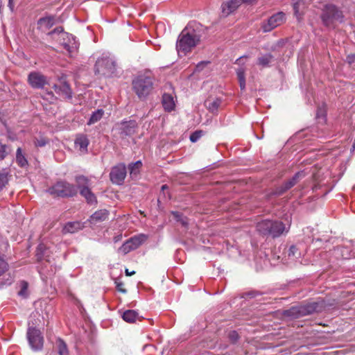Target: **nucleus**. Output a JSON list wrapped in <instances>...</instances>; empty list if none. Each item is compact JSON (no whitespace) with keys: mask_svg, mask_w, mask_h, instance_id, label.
I'll return each mask as SVG.
<instances>
[{"mask_svg":"<svg viewBox=\"0 0 355 355\" xmlns=\"http://www.w3.org/2000/svg\"><path fill=\"white\" fill-rule=\"evenodd\" d=\"M200 36L193 28H184L178 36L176 49L178 54L185 55L190 52L200 42Z\"/></svg>","mask_w":355,"mask_h":355,"instance_id":"f257e3e1","label":"nucleus"},{"mask_svg":"<svg viewBox=\"0 0 355 355\" xmlns=\"http://www.w3.org/2000/svg\"><path fill=\"white\" fill-rule=\"evenodd\" d=\"M256 228L259 234L274 239L287 233L289 230V227H286L283 222L272 220H263L257 224Z\"/></svg>","mask_w":355,"mask_h":355,"instance_id":"f03ea898","label":"nucleus"},{"mask_svg":"<svg viewBox=\"0 0 355 355\" xmlns=\"http://www.w3.org/2000/svg\"><path fill=\"white\" fill-rule=\"evenodd\" d=\"M132 84L133 91L140 99H145L153 89V78L149 73L137 76Z\"/></svg>","mask_w":355,"mask_h":355,"instance_id":"7ed1b4c3","label":"nucleus"},{"mask_svg":"<svg viewBox=\"0 0 355 355\" xmlns=\"http://www.w3.org/2000/svg\"><path fill=\"white\" fill-rule=\"evenodd\" d=\"M324 307V302L322 300H318L306 304L298 306H293L288 310L287 314L294 318H300L313 313L320 312Z\"/></svg>","mask_w":355,"mask_h":355,"instance_id":"20e7f679","label":"nucleus"},{"mask_svg":"<svg viewBox=\"0 0 355 355\" xmlns=\"http://www.w3.org/2000/svg\"><path fill=\"white\" fill-rule=\"evenodd\" d=\"M321 19L325 26L334 27L335 23H342L344 21V15L336 6L329 3L322 10Z\"/></svg>","mask_w":355,"mask_h":355,"instance_id":"39448f33","label":"nucleus"},{"mask_svg":"<svg viewBox=\"0 0 355 355\" xmlns=\"http://www.w3.org/2000/svg\"><path fill=\"white\" fill-rule=\"evenodd\" d=\"M48 193L55 197L70 198L78 193L75 185L65 180H60L47 189Z\"/></svg>","mask_w":355,"mask_h":355,"instance_id":"423d86ee","label":"nucleus"},{"mask_svg":"<svg viewBox=\"0 0 355 355\" xmlns=\"http://www.w3.org/2000/svg\"><path fill=\"white\" fill-rule=\"evenodd\" d=\"M95 73L103 76H110L115 71V62L109 57L98 58L94 67Z\"/></svg>","mask_w":355,"mask_h":355,"instance_id":"0eeeda50","label":"nucleus"},{"mask_svg":"<svg viewBox=\"0 0 355 355\" xmlns=\"http://www.w3.org/2000/svg\"><path fill=\"white\" fill-rule=\"evenodd\" d=\"M28 343L35 351L41 350L43 347L44 338L41 331L35 327H28L26 333Z\"/></svg>","mask_w":355,"mask_h":355,"instance_id":"6e6552de","label":"nucleus"},{"mask_svg":"<svg viewBox=\"0 0 355 355\" xmlns=\"http://www.w3.org/2000/svg\"><path fill=\"white\" fill-rule=\"evenodd\" d=\"M285 21L286 15L283 12H278L269 17L267 21H263L261 28L265 33L270 32L284 24Z\"/></svg>","mask_w":355,"mask_h":355,"instance_id":"1a4fd4ad","label":"nucleus"},{"mask_svg":"<svg viewBox=\"0 0 355 355\" xmlns=\"http://www.w3.org/2000/svg\"><path fill=\"white\" fill-rule=\"evenodd\" d=\"M28 83L34 89H42L48 84L46 77L38 71H31L28 74Z\"/></svg>","mask_w":355,"mask_h":355,"instance_id":"9d476101","label":"nucleus"},{"mask_svg":"<svg viewBox=\"0 0 355 355\" xmlns=\"http://www.w3.org/2000/svg\"><path fill=\"white\" fill-rule=\"evenodd\" d=\"M111 181L116 184H121L126 176V167L124 164H119L112 168L110 174Z\"/></svg>","mask_w":355,"mask_h":355,"instance_id":"9b49d317","label":"nucleus"},{"mask_svg":"<svg viewBox=\"0 0 355 355\" xmlns=\"http://www.w3.org/2000/svg\"><path fill=\"white\" fill-rule=\"evenodd\" d=\"M60 43L64 48L69 52V54L77 51L79 47V44L76 38L69 33H62L61 41Z\"/></svg>","mask_w":355,"mask_h":355,"instance_id":"f8f14e48","label":"nucleus"},{"mask_svg":"<svg viewBox=\"0 0 355 355\" xmlns=\"http://www.w3.org/2000/svg\"><path fill=\"white\" fill-rule=\"evenodd\" d=\"M302 177H304V173L302 171L295 173V175L291 179L286 181L281 187H277L276 189L275 194L278 195V196L283 194L287 190L290 189L294 185H295L297 184V182L299 181V180L300 178H302Z\"/></svg>","mask_w":355,"mask_h":355,"instance_id":"ddd939ff","label":"nucleus"},{"mask_svg":"<svg viewBox=\"0 0 355 355\" xmlns=\"http://www.w3.org/2000/svg\"><path fill=\"white\" fill-rule=\"evenodd\" d=\"M53 88L55 93L62 98L68 100L71 99L72 91L69 85L67 82H60L59 84H55Z\"/></svg>","mask_w":355,"mask_h":355,"instance_id":"4468645a","label":"nucleus"},{"mask_svg":"<svg viewBox=\"0 0 355 355\" xmlns=\"http://www.w3.org/2000/svg\"><path fill=\"white\" fill-rule=\"evenodd\" d=\"M109 212L106 209H101L95 211L89 218V223L92 225H96L107 219Z\"/></svg>","mask_w":355,"mask_h":355,"instance_id":"2eb2a0df","label":"nucleus"},{"mask_svg":"<svg viewBox=\"0 0 355 355\" xmlns=\"http://www.w3.org/2000/svg\"><path fill=\"white\" fill-rule=\"evenodd\" d=\"M241 0H230L223 3L221 6L222 12L225 15H229L236 10L241 4Z\"/></svg>","mask_w":355,"mask_h":355,"instance_id":"dca6fc26","label":"nucleus"},{"mask_svg":"<svg viewBox=\"0 0 355 355\" xmlns=\"http://www.w3.org/2000/svg\"><path fill=\"white\" fill-rule=\"evenodd\" d=\"M137 123L135 121H123L121 123V133L125 136L133 135L136 132Z\"/></svg>","mask_w":355,"mask_h":355,"instance_id":"f3484780","label":"nucleus"},{"mask_svg":"<svg viewBox=\"0 0 355 355\" xmlns=\"http://www.w3.org/2000/svg\"><path fill=\"white\" fill-rule=\"evenodd\" d=\"M84 227L83 223L79 221L68 222L65 224L62 229L64 234L67 233H75Z\"/></svg>","mask_w":355,"mask_h":355,"instance_id":"a211bd4d","label":"nucleus"},{"mask_svg":"<svg viewBox=\"0 0 355 355\" xmlns=\"http://www.w3.org/2000/svg\"><path fill=\"white\" fill-rule=\"evenodd\" d=\"M89 144V139L85 135H80L75 140V146L83 153L87 152V147Z\"/></svg>","mask_w":355,"mask_h":355,"instance_id":"6ab92c4d","label":"nucleus"},{"mask_svg":"<svg viewBox=\"0 0 355 355\" xmlns=\"http://www.w3.org/2000/svg\"><path fill=\"white\" fill-rule=\"evenodd\" d=\"M162 105L165 111L171 112L175 108V101L171 94H164L162 96Z\"/></svg>","mask_w":355,"mask_h":355,"instance_id":"aec40b11","label":"nucleus"},{"mask_svg":"<svg viewBox=\"0 0 355 355\" xmlns=\"http://www.w3.org/2000/svg\"><path fill=\"white\" fill-rule=\"evenodd\" d=\"M55 24V19L52 16H48L40 19L37 21L38 28L42 30H47L51 28Z\"/></svg>","mask_w":355,"mask_h":355,"instance_id":"412c9836","label":"nucleus"},{"mask_svg":"<svg viewBox=\"0 0 355 355\" xmlns=\"http://www.w3.org/2000/svg\"><path fill=\"white\" fill-rule=\"evenodd\" d=\"M146 236L144 234H139L137 236H135L129 239L128 242L130 245L132 249L136 250L138 248L146 239Z\"/></svg>","mask_w":355,"mask_h":355,"instance_id":"4be33fe9","label":"nucleus"},{"mask_svg":"<svg viewBox=\"0 0 355 355\" xmlns=\"http://www.w3.org/2000/svg\"><path fill=\"white\" fill-rule=\"evenodd\" d=\"M75 182L76 183V189H79L80 191L85 188H89L90 185V181L85 175H79L75 177Z\"/></svg>","mask_w":355,"mask_h":355,"instance_id":"5701e85b","label":"nucleus"},{"mask_svg":"<svg viewBox=\"0 0 355 355\" xmlns=\"http://www.w3.org/2000/svg\"><path fill=\"white\" fill-rule=\"evenodd\" d=\"M293 10L295 16L300 19L303 15L304 10L306 8L305 0H293Z\"/></svg>","mask_w":355,"mask_h":355,"instance_id":"b1692460","label":"nucleus"},{"mask_svg":"<svg viewBox=\"0 0 355 355\" xmlns=\"http://www.w3.org/2000/svg\"><path fill=\"white\" fill-rule=\"evenodd\" d=\"M122 318L125 322L132 323L139 319V314L135 310H127L123 312Z\"/></svg>","mask_w":355,"mask_h":355,"instance_id":"393cba45","label":"nucleus"},{"mask_svg":"<svg viewBox=\"0 0 355 355\" xmlns=\"http://www.w3.org/2000/svg\"><path fill=\"white\" fill-rule=\"evenodd\" d=\"M16 162L19 166L24 168L28 166V160L22 152L21 148H18L16 151Z\"/></svg>","mask_w":355,"mask_h":355,"instance_id":"a878e982","label":"nucleus"},{"mask_svg":"<svg viewBox=\"0 0 355 355\" xmlns=\"http://www.w3.org/2000/svg\"><path fill=\"white\" fill-rule=\"evenodd\" d=\"M80 193L86 199L88 203L92 204L96 202V198L95 195L92 192L89 187L83 189L80 191Z\"/></svg>","mask_w":355,"mask_h":355,"instance_id":"bb28decb","label":"nucleus"},{"mask_svg":"<svg viewBox=\"0 0 355 355\" xmlns=\"http://www.w3.org/2000/svg\"><path fill=\"white\" fill-rule=\"evenodd\" d=\"M272 55L270 53L263 55L258 58L257 64L261 67H268L272 60Z\"/></svg>","mask_w":355,"mask_h":355,"instance_id":"cd10ccee","label":"nucleus"},{"mask_svg":"<svg viewBox=\"0 0 355 355\" xmlns=\"http://www.w3.org/2000/svg\"><path fill=\"white\" fill-rule=\"evenodd\" d=\"M141 166L142 163L141 161H137L129 165L128 168L132 178H136L139 175Z\"/></svg>","mask_w":355,"mask_h":355,"instance_id":"c85d7f7f","label":"nucleus"},{"mask_svg":"<svg viewBox=\"0 0 355 355\" xmlns=\"http://www.w3.org/2000/svg\"><path fill=\"white\" fill-rule=\"evenodd\" d=\"M221 101L219 98L207 99L205 101L207 107L211 112L216 111Z\"/></svg>","mask_w":355,"mask_h":355,"instance_id":"c756f323","label":"nucleus"},{"mask_svg":"<svg viewBox=\"0 0 355 355\" xmlns=\"http://www.w3.org/2000/svg\"><path fill=\"white\" fill-rule=\"evenodd\" d=\"M56 347L60 355H68L69 351L67 346L63 340L58 338L56 340Z\"/></svg>","mask_w":355,"mask_h":355,"instance_id":"7c9ffc66","label":"nucleus"},{"mask_svg":"<svg viewBox=\"0 0 355 355\" xmlns=\"http://www.w3.org/2000/svg\"><path fill=\"white\" fill-rule=\"evenodd\" d=\"M104 111L102 109H98L94 112L87 123L88 125L94 124L98 122L103 116Z\"/></svg>","mask_w":355,"mask_h":355,"instance_id":"2f4dec72","label":"nucleus"},{"mask_svg":"<svg viewBox=\"0 0 355 355\" xmlns=\"http://www.w3.org/2000/svg\"><path fill=\"white\" fill-rule=\"evenodd\" d=\"M8 172L3 169L0 171V191L8 184Z\"/></svg>","mask_w":355,"mask_h":355,"instance_id":"473e14b6","label":"nucleus"},{"mask_svg":"<svg viewBox=\"0 0 355 355\" xmlns=\"http://www.w3.org/2000/svg\"><path fill=\"white\" fill-rule=\"evenodd\" d=\"M10 151L11 149L8 146L0 142V161L3 160Z\"/></svg>","mask_w":355,"mask_h":355,"instance_id":"72a5a7b5","label":"nucleus"},{"mask_svg":"<svg viewBox=\"0 0 355 355\" xmlns=\"http://www.w3.org/2000/svg\"><path fill=\"white\" fill-rule=\"evenodd\" d=\"M62 33H67L64 31V29L62 26H59L53 29L52 31L48 33V35L51 36L54 38L55 35H58V38L57 39L59 42L61 41Z\"/></svg>","mask_w":355,"mask_h":355,"instance_id":"f704fd0d","label":"nucleus"},{"mask_svg":"<svg viewBox=\"0 0 355 355\" xmlns=\"http://www.w3.org/2000/svg\"><path fill=\"white\" fill-rule=\"evenodd\" d=\"M172 214L177 221H180L182 225L186 226L187 225V220L186 218H183L182 215L178 211H173Z\"/></svg>","mask_w":355,"mask_h":355,"instance_id":"c9c22d12","label":"nucleus"},{"mask_svg":"<svg viewBox=\"0 0 355 355\" xmlns=\"http://www.w3.org/2000/svg\"><path fill=\"white\" fill-rule=\"evenodd\" d=\"M133 250L130 246V245L129 244V243L128 242V241H126L119 248V251L121 252V253H123V254H128V252H130V251Z\"/></svg>","mask_w":355,"mask_h":355,"instance_id":"e433bc0d","label":"nucleus"},{"mask_svg":"<svg viewBox=\"0 0 355 355\" xmlns=\"http://www.w3.org/2000/svg\"><path fill=\"white\" fill-rule=\"evenodd\" d=\"M202 130H196L190 135V140L191 142H196L202 135Z\"/></svg>","mask_w":355,"mask_h":355,"instance_id":"4c0bfd02","label":"nucleus"},{"mask_svg":"<svg viewBox=\"0 0 355 355\" xmlns=\"http://www.w3.org/2000/svg\"><path fill=\"white\" fill-rule=\"evenodd\" d=\"M228 338L232 343H236L239 340V336L236 331H231L228 334Z\"/></svg>","mask_w":355,"mask_h":355,"instance_id":"58836bf2","label":"nucleus"},{"mask_svg":"<svg viewBox=\"0 0 355 355\" xmlns=\"http://www.w3.org/2000/svg\"><path fill=\"white\" fill-rule=\"evenodd\" d=\"M48 141L45 138L37 139L34 141L35 145L37 147H43L47 144Z\"/></svg>","mask_w":355,"mask_h":355,"instance_id":"ea45409f","label":"nucleus"},{"mask_svg":"<svg viewBox=\"0 0 355 355\" xmlns=\"http://www.w3.org/2000/svg\"><path fill=\"white\" fill-rule=\"evenodd\" d=\"M236 74H237L239 81L245 80V70L243 67H240L237 69Z\"/></svg>","mask_w":355,"mask_h":355,"instance_id":"a19ab883","label":"nucleus"},{"mask_svg":"<svg viewBox=\"0 0 355 355\" xmlns=\"http://www.w3.org/2000/svg\"><path fill=\"white\" fill-rule=\"evenodd\" d=\"M115 284H116V288L119 292H121L123 293H125L127 292L126 289H125L123 288L124 284L123 282H116Z\"/></svg>","mask_w":355,"mask_h":355,"instance_id":"79ce46f5","label":"nucleus"},{"mask_svg":"<svg viewBox=\"0 0 355 355\" xmlns=\"http://www.w3.org/2000/svg\"><path fill=\"white\" fill-rule=\"evenodd\" d=\"M297 250V248H296V246L295 245H291L288 250V255L289 257H295V253Z\"/></svg>","mask_w":355,"mask_h":355,"instance_id":"37998d69","label":"nucleus"},{"mask_svg":"<svg viewBox=\"0 0 355 355\" xmlns=\"http://www.w3.org/2000/svg\"><path fill=\"white\" fill-rule=\"evenodd\" d=\"M28 287V284L25 282H22V288L21 291L19 292V295H24Z\"/></svg>","mask_w":355,"mask_h":355,"instance_id":"c03bdc74","label":"nucleus"},{"mask_svg":"<svg viewBox=\"0 0 355 355\" xmlns=\"http://www.w3.org/2000/svg\"><path fill=\"white\" fill-rule=\"evenodd\" d=\"M346 61L349 64H352L355 62V54H350L347 56Z\"/></svg>","mask_w":355,"mask_h":355,"instance_id":"a18cd8bd","label":"nucleus"},{"mask_svg":"<svg viewBox=\"0 0 355 355\" xmlns=\"http://www.w3.org/2000/svg\"><path fill=\"white\" fill-rule=\"evenodd\" d=\"M208 62H201L200 63H198L196 67V69H195V71H200L202 69L203 67L206 64H207Z\"/></svg>","mask_w":355,"mask_h":355,"instance_id":"49530a36","label":"nucleus"},{"mask_svg":"<svg viewBox=\"0 0 355 355\" xmlns=\"http://www.w3.org/2000/svg\"><path fill=\"white\" fill-rule=\"evenodd\" d=\"M239 85H240V87L242 90L245 89V80H239Z\"/></svg>","mask_w":355,"mask_h":355,"instance_id":"de8ad7c7","label":"nucleus"},{"mask_svg":"<svg viewBox=\"0 0 355 355\" xmlns=\"http://www.w3.org/2000/svg\"><path fill=\"white\" fill-rule=\"evenodd\" d=\"M8 6L11 9V10H13V8H14L13 0H8Z\"/></svg>","mask_w":355,"mask_h":355,"instance_id":"09e8293b","label":"nucleus"},{"mask_svg":"<svg viewBox=\"0 0 355 355\" xmlns=\"http://www.w3.org/2000/svg\"><path fill=\"white\" fill-rule=\"evenodd\" d=\"M125 272V275H126L127 276H131V275H134V274L135 273V271H132V272H130V271H129L128 269H126Z\"/></svg>","mask_w":355,"mask_h":355,"instance_id":"8fccbe9b","label":"nucleus"},{"mask_svg":"<svg viewBox=\"0 0 355 355\" xmlns=\"http://www.w3.org/2000/svg\"><path fill=\"white\" fill-rule=\"evenodd\" d=\"M323 112L324 111L323 110H318V112H317V114H316V116L317 118H320V114H321V115L323 116Z\"/></svg>","mask_w":355,"mask_h":355,"instance_id":"3c124183","label":"nucleus"},{"mask_svg":"<svg viewBox=\"0 0 355 355\" xmlns=\"http://www.w3.org/2000/svg\"><path fill=\"white\" fill-rule=\"evenodd\" d=\"M256 1L257 0H241V1H242L243 3H252Z\"/></svg>","mask_w":355,"mask_h":355,"instance_id":"603ef678","label":"nucleus"},{"mask_svg":"<svg viewBox=\"0 0 355 355\" xmlns=\"http://www.w3.org/2000/svg\"><path fill=\"white\" fill-rule=\"evenodd\" d=\"M47 95L49 96V98L51 100H53L55 98L54 95H53V92H48Z\"/></svg>","mask_w":355,"mask_h":355,"instance_id":"864d4df0","label":"nucleus"},{"mask_svg":"<svg viewBox=\"0 0 355 355\" xmlns=\"http://www.w3.org/2000/svg\"><path fill=\"white\" fill-rule=\"evenodd\" d=\"M246 295L248 296L251 297H255V292H254V291L253 292H249V293H246Z\"/></svg>","mask_w":355,"mask_h":355,"instance_id":"5fc2aeb1","label":"nucleus"},{"mask_svg":"<svg viewBox=\"0 0 355 355\" xmlns=\"http://www.w3.org/2000/svg\"><path fill=\"white\" fill-rule=\"evenodd\" d=\"M243 57H240L239 58H238L236 61V63L237 64H239L242 60Z\"/></svg>","mask_w":355,"mask_h":355,"instance_id":"6e6d98bb","label":"nucleus"},{"mask_svg":"<svg viewBox=\"0 0 355 355\" xmlns=\"http://www.w3.org/2000/svg\"><path fill=\"white\" fill-rule=\"evenodd\" d=\"M168 189V187H167V185H166V184H164V185H162V190H164V189Z\"/></svg>","mask_w":355,"mask_h":355,"instance_id":"4d7b16f0","label":"nucleus"}]
</instances>
